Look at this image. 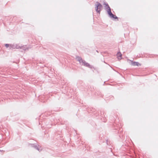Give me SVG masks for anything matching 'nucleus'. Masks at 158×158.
Instances as JSON below:
<instances>
[{"mask_svg":"<svg viewBox=\"0 0 158 158\" xmlns=\"http://www.w3.org/2000/svg\"><path fill=\"white\" fill-rule=\"evenodd\" d=\"M31 48L29 46H27V45L21 46L20 49H22L23 50L27 51L28 50Z\"/></svg>","mask_w":158,"mask_h":158,"instance_id":"5","label":"nucleus"},{"mask_svg":"<svg viewBox=\"0 0 158 158\" xmlns=\"http://www.w3.org/2000/svg\"><path fill=\"white\" fill-rule=\"evenodd\" d=\"M131 65L133 66H138L141 65V64L138 62L135 61L132 62L131 63Z\"/></svg>","mask_w":158,"mask_h":158,"instance_id":"7","label":"nucleus"},{"mask_svg":"<svg viewBox=\"0 0 158 158\" xmlns=\"http://www.w3.org/2000/svg\"><path fill=\"white\" fill-rule=\"evenodd\" d=\"M10 44H5V46L6 48H7L9 47V49H10Z\"/></svg>","mask_w":158,"mask_h":158,"instance_id":"11","label":"nucleus"},{"mask_svg":"<svg viewBox=\"0 0 158 158\" xmlns=\"http://www.w3.org/2000/svg\"><path fill=\"white\" fill-rule=\"evenodd\" d=\"M114 120V118L113 120Z\"/></svg>","mask_w":158,"mask_h":158,"instance_id":"12","label":"nucleus"},{"mask_svg":"<svg viewBox=\"0 0 158 158\" xmlns=\"http://www.w3.org/2000/svg\"><path fill=\"white\" fill-rule=\"evenodd\" d=\"M76 59L77 61L79 62L80 64L81 65L85 66L91 69L94 68L93 66L90 65L88 63L86 62L84 60H83L80 56H77Z\"/></svg>","mask_w":158,"mask_h":158,"instance_id":"1","label":"nucleus"},{"mask_svg":"<svg viewBox=\"0 0 158 158\" xmlns=\"http://www.w3.org/2000/svg\"><path fill=\"white\" fill-rule=\"evenodd\" d=\"M108 15L110 18H113L114 19H117L118 20V17L112 14L111 12V14H110L109 13Z\"/></svg>","mask_w":158,"mask_h":158,"instance_id":"6","label":"nucleus"},{"mask_svg":"<svg viewBox=\"0 0 158 158\" xmlns=\"http://www.w3.org/2000/svg\"><path fill=\"white\" fill-rule=\"evenodd\" d=\"M15 48H16L15 44H10V49H13Z\"/></svg>","mask_w":158,"mask_h":158,"instance_id":"8","label":"nucleus"},{"mask_svg":"<svg viewBox=\"0 0 158 158\" xmlns=\"http://www.w3.org/2000/svg\"><path fill=\"white\" fill-rule=\"evenodd\" d=\"M29 145H30L31 147L34 148L35 149L39 151H40L41 150V149H40V148L39 147L40 146L38 145H37L35 143H33V144H29Z\"/></svg>","mask_w":158,"mask_h":158,"instance_id":"4","label":"nucleus"},{"mask_svg":"<svg viewBox=\"0 0 158 158\" xmlns=\"http://www.w3.org/2000/svg\"><path fill=\"white\" fill-rule=\"evenodd\" d=\"M117 55H118L117 57L118 60H120L122 59V54L120 52H117Z\"/></svg>","mask_w":158,"mask_h":158,"instance_id":"9","label":"nucleus"},{"mask_svg":"<svg viewBox=\"0 0 158 158\" xmlns=\"http://www.w3.org/2000/svg\"><path fill=\"white\" fill-rule=\"evenodd\" d=\"M95 5V10L96 12L100 14L102 7V5L98 2H97Z\"/></svg>","mask_w":158,"mask_h":158,"instance_id":"2","label":"nucleus"},{"mask_svg":"<svg viewBox=\"0 0 158 158\" xmlns=\"http://www.w3.org/2000/svg\"><path fill=\"white\" fill-rule=\"evenodd\" d=\"M104 5H105V10H106L107 13L108 14L109 13H110V14L111 13V9L108 5V4L107 3H106V2H104V3L103 4Z\"/></svg>","mask_w":158,"mask_h":158,"instance_id":"3","label":"nucleus"},{"mask_svg":"<svg viewBox=\"0 0 158 158\" xmlns=\"http://www.w3.org/2000/svg\"><path fill=\"white\" fill-rule=\"evenodd\" d=\"M21 46L17 44H15L16 49H20Z\"/></svg>","mask_w":158,"mask_h":158,"instance_id":"10","label":"nucleus"}]
</instances>
